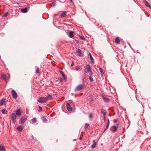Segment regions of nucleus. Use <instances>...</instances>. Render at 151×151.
Returning <instances> with one entry per match:
<instances>
[{
  "label": "nucleus",
  "mask_w": 151,
  "mask_h": 151,
  "mask_svg": "<svg viewBox=\"0 0 151 151\" xmlns=\"http://www.w3.org/2000/svg\"><path fill=\"white\" fill-rule=\"evenodd\" d=\"M84 88V86L83 85L81 84L77 86L75 88V91H80L82 90Z\"/></svg>",
  "instance_id": "f257e3e1"
},
{
  "label": "nucleus",
  "mask_w": 151,
  "mask_h": 151,
  "mask_svg": "<svg viewBox=\"0 0 151 151\" xmlns=\"http://www.w3.org/2000/svg\"><path fill=\"white\" fill-rule=\"evenodd\" d=\"M38 102L41 103H46V101L45 100V97H41L37 100Z\"/></svg>",
  "instance_id": "f03ea898"
},
{
  "label": "nucleus",
  "mask_w": 151,
  "mask_h": 151,
  "mask_svg": "<svg viewBox=\"0 0 151 151\" xmlns=\"http://www.w3.org/2000/svg\"><path fill=\"white\" fill-rule=\"evenodd\" d=\"M6 101L5 99L2 98L0 101V106H2L3 105H5L6 104Z\"/></svg>",
  "instance_id": "7ed1b4c3"
},
{
  "label": "nucleus",
  "mask_w": 151,
  "mask_h": 151,
  "mask_svg": "<svg viewBox=\"0 0 151 151\" xmlns=\"http://www.w3.org/2000/svg\"><path fill=\"white\" fill-rule=\"evenodd\" d=\"M27 119V118L24 116L22 117L19 120V123L23 124Z\"/></svg>",
  "instance_id": "20e7f679"
},
{
  "label": "nucleus",
  "mask_w": 151,
  "mask_h": 151,
  "mask_svg": "<svg viewBox=\"0 0 151 151\" xmlns=\"http://www.w3.org/2000/svg\"><path fill=\"white\" fill-rule=\"evenodd\" d=\"M12 93L13 97L16 99L17 97V93L14 90H12Z\"/></svg>",
  "instance_id": "39448f33"
},
{
  "label": "nucleus",
  "mask_w": 151,
  "mask_h": 151,
  "mask_svg": "<svg viewBox=\"0 0 151 151\" xmlns=\"http://www.w3.org/2000/svg\"><path fill=\"white\" fill-rule=\"evenodd\" d=\"M117 122V121H116L115 122V123H116V125L113 126L112 127V128H113L114 129V131H113V132H115L116 131L117 128L119 126V123L118 122V123Z\"/></svg>",
  "instance_id": "423d86ee"
},
{
  "label": "nucleus",
  "mask_w": 151,
  "mask_h": 151,
  "mask_svg": "<svg viewBox=\"0 0 151 151\" xmlns=\"http://www.w3.org/2000/svg\"><path fill=\"white\" fill-rule=\"evenodd\" d=\"M11 118L12 121H14L16 119V116L14 113H12L11 116Z\"/></svg>",
  "instance_id": "0eeeda50"
},
{
  "label": "nucleus",
  "mask_w": 151,
  "mask_h": 151,
  "mask_svg": "<svg viewBox=\"0 0 151 151\" xmlns=\"http://www.w3.org/2000/svg\"><path fill=\"white\" fill-rule=\"evenodd\" d=\"M7 75L5 74H3L1 76V79L5 80L6 82H7L8 81V79L7 78Z\"/></svg>",
  "instance_id": "6e6552de"
},
{
  "label": "nucleus",
  "mask_w": 151,
  "mask_h": 151,
  "mask_svg": "<svg viewBox=\"0 0 151 151\" xmlns=\"http://www.w3.org/2000/svg\"><path fill=\"white\" fill-rule=\"evenodd\" d=\"M142 1L147 7H148L150 8H151V6H150V4L148 3V2L147 1H146L145 0H143Z\"/></svg>",
  "instance_id": "1a4fd4ad"
},
{
  "label": "nucleus",
  "mask_w": 151,
  "mask_h": 151,
  "mask_svg": "<svg viewBox=\"0 0 151 151\" xmlns=\"http://www.w3.org/2000/svg\"><path fill=\"white\" fill-rule=\"evenodd\" d=\"M102 98L104 100V102L106 103H108L109 102L110 100L109 99L105 96H103Z\"/></svg>",
  "instance_id": "9d476101"
},
{
  "label": "nucleus",
  "mask_w": 151,
  "mask_h": 151,
  "mask_svg": "<svg viewBox=\"0 0 151 151\" xmlns=\"http://www.w3.org/2000/svg\"><path fill=\"white\" fill-rule=\"evenodd\" d=\"M66 106L68 110L69 111H71L72 110V109L70 106V104L68 103L66 104Z\"/></svg>",
  "instance_id": "9b49d317"
},
{
  "label": "nucleus",
  "mask_w": 151,
  "mask_h": 151,
  "mask_svg": "<svg viewBox=\"0 0 151 151\" xmlns=\"http://www.w3.org/2000/svg\"><path fill=\"white\" fill-rule=\"evenodd\" d=\"M16 113L17 116H19L21 114L22 112L21 110L19 109L16 111Z\"/></svg>",
  "instance_id": "f8f14e48"
},
{
  "label": "nucleus",
  "mask_w": 151,
  "mask_h": 151,
  "mask_svg": "<svg viewBox=\"0 0 151 151\" xmlns=\"http://www.w3.org/2000/svg\"><path fill=\"white\" fill-rule=\"evenodd\" d=\"M101 113L102 114V115L104 116V118H105V116L106 115V110L103 109H101Z\"/></svg>",
  "instance_id": "ddd939ff"
},
{
  "label": "nucleus",
  "mask_w": 151,
  "mask_h": 151,
  "mask_svg": "<svg viewBox=\"0 0 151 151\" xmlns=\"http://www.w3.org/2000/svg\"><path fill=\"white\" fill-rule=\"evenodd\" d=\"M45 98L47 102L48 100L52 99V96L51 95H49Z\"/></svg>",
  "instance_id": "4468645a"
},
{
  "label": "nucleus",
  "mask_w": 151,
  "mask_h": 151,
  "mask_svg": "<svg viewBox=\"0 0 151 151\" xmlns=\"http://www.w3.org/2000/svg\"><path fill=\"white\" fill-rule=\"evenodd\" d=\"M0 151H6L4 147L2 145L0 144Z\"/></svg>",
  "instance_id": "2eb2a0df"
},
{
  "label": "nucleus",
  "mask_w": 151,
  "mask_h": 151,
  "mask_svg": "<svg viewBox=\"0 0 151 151\" xmlns=\"http://www.w3.org/2000/svg\"><path fill=\"white\" fill-rule=\"evenodd\" d=\"M17 129L19 132L22 131L23 129V127L22 126L20 125L17 127Z\"/></svg>",
  "instance_id": "dca6fc26"
},
{
  "label": "nucleus",
  "mask_w": 151,
  "mask_h": 151,
  "mask_svg": "<svg viewBox=\"0 0 151 151\" xmlns=\"http://www.w3.org/2000/svg\"><path fill=\"white\" fill-rule=\"evenodd\" d=\"M86 68L87 70V71L86 72H89V71H90L91 70L90 66L88 65H86Z\"/></svg>",
  "instance_id": "f3484780"
},
{
  "label": "nucleus",
  "mask_w": 151,
  "mask_h": 151,
  "mask_svg": "<svg viewBox=\"0 0 151 151\" xmlns=\"http://www.w3.org/2000/svg\"><path fill=\"white\" fill-rule=\"evenodd\" d=\"M115 42L117 44H119L120 43V41L119 37H117L116 38Z\"/></svg>",
  "instance_id": "a211bd4d"
},
{
  "label": "nucleus",
  "mask_w": 151,
  "mask_h": 151,
  "mask_svg": "<svg viewBox=\"0 0 151 151\" xmlns=\"http://www.w3.org/2000/svg\"><path fill=\"white\" fill-rule=\"evenodd\" d=\"M76 52L77 54H78V55L79 56H81V50L80 49H78L77 50Z\"/></svg>",
  "instance_id": "6ab92c4d"
},
{
  "label": "nucleus",
  "mask_w": 151,
  "mask_h": 151,
  "mask_svg": "<svg viewBox=\"0 0 151 151\" xmlns=\"http://www.w3.org/2000/svg\"><path fill=\"white\" fill-rule=\"evenodd\" d=\"M73 32L72 31H70L69 33V36L71 38L73 37Z\"/></svg>",
  "instance_id": "aec40b11"
},
{
  "label": "nucleus",
  "mask_w": 151,
  "mask_h": 151,
  "mask_svg": "<svg viewBox=\"0 0 151 151\" xmlns=\"http://www.w3.org/2000/svg\"><path fill=\"white\" fill-rule=\"evenodd\" d=\"M60 74L62 75L63 79L64 80L66 79V78L65 76V75L64 73L62 71H60Z\"/></svg>",
  "instance_id": "412c9836"
},
{
  "label": "nucleus",
  "mask_w": 151,
  "mask_h": 151,
  "mask_svg": "<svg viewBox=\"0 0 151 151\" xmlns=\"http://www.w3.org/2000/svg\"><path fill=\"white\" fill-rule=\"evenodd\" d=\"M42 120L44 122H47V119L46 118V117L43 116L42 117Z\"/></svg>",
  "instance_id": "4be33fe9"
},
{
  "label": "nucleus",
  "mask_w": 151,
  "mask_h": 151,
  "mask_svg": "<svg viewBox=\"0 0 151 151\" xmlns=\"http://www.w3.org/2000/svg\"><path fill=\"white\" fill-rule=\"evenodd\" d=\"M66 14V12L65 11H64L62 14L61 15V17H64Z\"/></svg>",
  "instance_id": "5701e85b"
},
{
  "label": "nucleus",
  "mask_w": 151,
  "mask_h": 151,
  "mask_svg": "<svg viewBox=\"0 0 151 151\" xmlns=\"http://www.w3.org/2000/svg\"><path fill=\"white\" fill-rule=\"evenodd\" d=\"M2 112L3 114H7V111L5 109H3L2 110Z\"/></svg>",
  "instance_id": "b1692460"
},
{
  "label": "nucleus",
  "mask_w": 151,
  "mask_h": 151,
  "mask_svg": "<svg viewBox=\"0 0 151 151\" xmlns=\"http://www.w3.org/2000/svg\"><path fill=\"white\" fill-rule=\"evenodd\" d=\"M27 8H25L24 9H22L21 11L24 13H25L27 12Z\"/></svg>",
  "instance_id": "393cba45"
},
{
  "label": "nucleus",
  "mask_w": 151,
  "mask_h": 151,
  "mask_svg": "<svg viewBox=\"0 0 151 151\" xmlns=\"http://www.w3.org/2000/svg\"><path fill=\"white\" fill-rule=\"evenodd\" d=\"M89 55H90V58L91 60V61L93 63H94V59L93 58L91 55V53H90L89 54Z\"/></svg>",
  "instance_id": "a878e982"
},
{
  "label": "nucleus",
  "mask_w": 151,
  "mask_h": 151,
  "mask_svg": "<svg viewBox=\"0 0 151 151\" xmlns=\"http://www.w3.org/2000/svg\"><path fill=\"white\" fill-rule=\"evenodd\" d=\"M109 124H110V122H109V119H108L107 124V126H106V129H105L104 130V131L106 130V129H108V127H109Z\"/></svg>",
  "instance_id": "bb28decb"
},
{
  "label": "nucleus",
  "mask_w": 151,
  "mask_h": 151,
  "mask_svg": "<svg viewBox=\"0 0 151 151\" xmlns=\"http://www.w3.org/2000/svg\"><path fill=\"white\" fill-rule=\"evenodd\" d=\"M36 121V119L35 118H34L32 119V122L33 123H35Z\"/></svg>",
  "instance_id": "cd10ccee"
},
{
  "label": "nucleus",
  "mask_w": 151,
  "mask_h": 151,
  "mask_svg": "<svg viewBox=\"0 0 151 151\" xmlns=\"http://www.w3.org/2000/svg\"><path fill=\"white\" fill-rule=\"evenodd\" d=\"M96 142L94 143L91 146V147L92 148H95L96 147Z\"/></svg>",
  "instance_id": "c85d7f7f"
},
{
  "label": "nucleus",
  "mask_w": 151,
  "mask_h": 151,
  "mask_svg": "<svg viewBox=\"0 0 151 151\" xmlns=\"http://www.w3.org/2000/svg\"><path fill=\"white\" fill-rule=\"evenodd\" d=\"M90 124H88L87 123H86L85 124V128H86V129H87V128L88 126H89Z\"/></svg>",
  "instance_id": "c756f323"
},
{
  "label": "nucleus",
  "mask_w": 151,
  "mask_h": 151,
  "mask_svg": "<svg viewBox=\"0 0 151 151\" xmlns=\"http://www.w3.org/2000/svg\"><path fill=\"white\" fill-rule=\"evenodd\" d=\"M8 14H9V13L8 12H6L5 13V14L4 15H3V17H6L8 16Z\"/></svg>",
  "instance_id": "7c9ffc66"
},
{
  "label": "nucleus",
  "mask_w": 151,
  "mask_h": 151,
  "mask_svg": "<svg viewBox=\"0 0 151 151\" xmlns=\"http://www.w3.org/2000/svg\"><path fill=\"white\" fill-rule=\"evenodd\" d=\"M99 70L101 73V74H103L104 73L102 69L101 68H100Z\"/></svg>",
  "instance_id": "2f4dec72"
},
{
  "label": "nucleus",
  "mask_w": 151,
  "mask_h": 151,
  "mask_svg": "<svg viewBox=\"0 0 151 151\" xmlns=\"http://www.w3.org/2000/svg\"><path fill=\"white\" fill-rule=\"evenodd\" d=\"M92 76H90L89 77L90 80L91 81H93V78H92Z\"/></svg>",
  "instance_id": "473e14b6"
},
{
  "label": "nucleus",
  "mask_w": 151,
  "mask_h": 151,
  "mask_svg": "<svg viewBox=\"0 0 151 151\" xmlns=\"http://www.w3.org/2000/svg\"><path fill=\"white\" fill-rule=\"evenodd\" d=\"M39 108L40 109V110H38V111L40 112L42 110V108L41 106H39Z\"/></svg>",
  "instance_id": "72a5a7b5"
},
{
  "label": "nucleus",
  "mask_w": 151,
  "mask_h": 151,
  "mask_svg": "<svg viewBox=\"0 0 151 151\" xmlns=\"http://www.w3.org/2000/svg\"><path fill=\"white\" fill-rule=\"evenodd\" d=\"M40 71L39 69L38 68H37V70H36V72L37 73H39Z\"/></svg>",
  "instance_id": "f704fd0d"
},
{
  "label": "nucleus",
  "mask_w": 151,
  "mask_h": 151,
  "mask_svg": "<svg viewBox=\"0 0 151 151\" xmlns=\"http://www.w3.org/2000/svg\"><path fill=\"white\" fill-rule=\"evenodd\" d=\"M52 4L53 6H55L56 4V3L55 2H53L52 3Z\"/></svg>",
  "instance_id": "c9c22d12"
},
{
  "label": "nucleus",
  "mask_w": 151,
  "mask_h": 151,
  "mask_svg": "<svg viewBox=\"0 0 151 151\" xmlns=\"http://www.w3.org/2000/svg\"><path fill=\"white\" fill-rule=\"evenodd\" d=\"M92 116H93L92 114H90V115H89V117L90 118H92Z\"/></svg>",
  "instance_id": "e433bc0d"
},
{
  "label": "nucleus",
  "mask_w": 151,
  "mask_h": 151,
  "mask_svg": "<svg viewBox=\"0 0 151 151\" xmlns=\"http://www.w3.org/2000/svg\"><path fill=\"white\" fill-rule=\"evenodd\" d=\"M89 72L90 73V74L91 75V76H92L93 75V73H92V72L91 70L90 71H89Z\"/></svg>",
  "instance_id": "4c0bfd02"
},
{
  "label": "nucleus",
  "mask_w": 151,
  "mask_h": 151,
  "mask_svg": "<svg viewBox=\"0 0 151 151\" xmlns=\"http://www.w3.org/2000/svg\"><path fill=\"white\" fill-rule=\"evenodd\" d=\"M74 65V63L73 62H72V63L71 64V66H73Z\"/></svg>",
  "instance_id": "58836bf2"
},
{
  "label": "nucleus",
  "mask_w": 151,
  "mask_h": 151,
  "mask_svg": "<svg viewBox=\"0 0 151 151\" xmlns=\"http://www.w3.org/2000/svg\"><path fill=\"white\" fill-rule=\"evenodd\" d=\"M79 69V68L78 67H77L76 68V70H78Z\"/></svg>",
  "instance_id": "ea45409f"
},
{
  "label": "nucleus",
  "mask_w": 151,
  "mask_h": 151,
  "mask_svg": "<svg viewBox=\"0 0 151 151\" xmlns=\"http://www.w3.org/2000/svg\"><path fill=\"white\" fill-rule=\"evenodd\" d=\"M81 39L83 40H84L85 39V38L84 37H83L81 38Z\"/></svg>",
  "instance_id": "a19ab883"
},
{
  "label": "nucleus",
  "mask_w": 151,
  "mask_h": 151,
  "mask_svg": "<svg viewBox=\"0 0 151 151\" xmlns=\"http://www.w3.org/2000/svg\"><path fill=\"white\" fill-rule=\"evenodd\" d=\"M71 1V3H73V0H70Z\"/></svg>",
  "instance_id": "79ce46f5"
}]
</instances>
